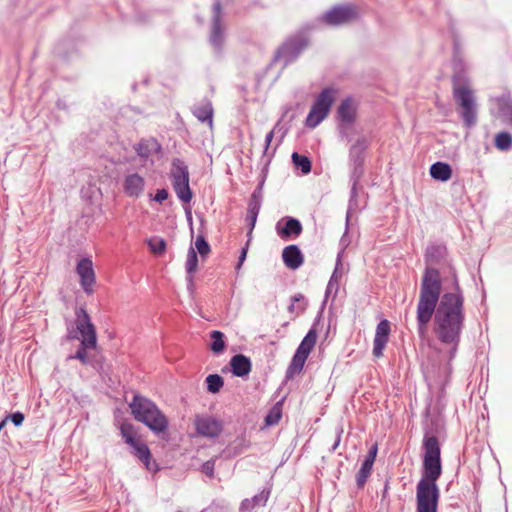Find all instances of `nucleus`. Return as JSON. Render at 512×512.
I'll use <instances>...</instances> for the list:
<instances>
[{
  "label": "nucleus",
  "mask_w": 512,
  "mask_h": 512,
  "mask_svg": "<svg viewBox=\"0 0 512 512\" xmlns=\"http://www.w3.org/2000/svg\"><path fill=\"white\" fill-rule=\"evenodd\" d=\"M358 9L351 4L335 5L326 11L320 21L329 26H341L349 24L358 18Z\"/></svg>",
  "instance_id": "9d476101"
},
{
  "label": "nucleus",
  "mask_w": 512,
  "mask_h": 512,
  "mask_svg": "<svg viewBox=\"0 0 512 512\" xmlns=\"http://www.w3.org/2000/svg\"><path fill=\"white\" fill-rule=\"evenodd\" d=\"M304 299V296L302 294H296L293 296L292 300L293 302H298Z\"/></svg>",
  "instance_id": "4d7b16f0"
},
{
  "label": "nucleus",
  "mask_w": 512,
  "mask_h": 512,
  "mask_svg": "<svg viewBox=\"0 0 512 512\" xmlns=\"http://www.w3.org/2000/svg\"><path fill=\"white\" fill-rule=\"evenodd\" d=\"M466 63L464 61V54L461 50L460 42L457 39H454V47H453V69L455 72V76L459 75L461 72L465 71Z\"/></svg>",
  "instance_id": "c85d7f7f"
},
{
  "label": "nucleus",
  "mask_w": 512,
  "mask_h": 512,
  "mask_svg": "<svg viewBox=\"0 0 512 512\" xmlns=\"http://www.w3.org/2000/svg\"><path fill=\"white\" fill-rule=\"evenodd\" d=\"M316 340L317 332L315 329L311 328L301 341L296 351L308 357L316 344Z\"/></svg>",
  "instance_id": "cd10ccee"
},
{
  "label": "nucleus",
  "mask_w": 512,
  "mask_h": 512,
  "mask_svg": "<svg viewBox=\"0 0 512 512\" xmlns=\"http://www.w3.org/2000/svg\"><path fill=\"white\" fill-rule=\"evenodd\" d=\"M423 471L416 486V512H438L440 490L437 480L442 474L441 450L436 436L423 439Z\"/></svg>",
  "instance_id": "f03ea898"
},
{
  "label": "nucleus",
  "mask_w": 512,
  "mask_h": 512,
  "mask_svg": "<svg viewBox=\"0 0 512 512\" xmlns=\"http://www.w3.org/2000/svg\"><path fill=\"white\" fill-rule=\"evenodd\" d=\"M341 278V273L338 271V267L335 268V270L332 273V276L329 279L328 285L326 287L325 291V301L332 296L334 299L337 295L338 289H339V280Z\"/></svg>",
  "instance_id": "2f4dec72"
},
{
  "label": "nucleus",
  "mask_w": 512,
  "mask_h": 512,
  "mask_svg": "<svg viewBox=\"0 0 512 512\" xmlns=\"http://www.w3.org/2000/svg\"><path fill=\"white\" fill-rule=\"evenodd\" d=\"M281 418V410L278 407H274L265 417L267 425H275Z\"/></svg>",
  "instance_id": "37998d69"
},
{
  "label": "nucleus",
  "mask_w": 512,
  "mask_h": 512,
  "mask_svg": "<svg viewBox=\"0 0 512 512\" xmlns=\"http://www.w3.org/2000/svg\"><path fill=\"white\" fill-rule=\"evenodd\" d=\"M248 246H249V242H247L246 245L241 249V252H240V255L238 258V263L236 265V270H239L241 268V266L243 265V263L246 259V256H247Z\"/></svg>",
  "instance_id": "de8ad7c7"
},
{
  "label": "nucleus",
  "mask_w": 512,
  "mask_h": 512,
  "mask_svg": "<svg viewBox=\"0 0 512 512\" xmlns=\"http://www.w3.org/2000/svg\"><path fill=\"white\" fill-rule=\"evenodd\" d=\"M334 102V90L332 88L323 89L313 103L305 124L309 128L317 127L328 115V112Z\"/></svg>",
  "instance_id": "6e6552de"
},
{
  "label": "nucleus",
  "mask_w": 512,
  "mask_h": 512,
  "mask_svg": "<svg viewBox=\"0 0 512 512\" xmlns=\"http://www.w3.org/2000/svg\"><path fill=\"white\" fill-rule=\"evenodd\" d=\"M149 248L156 254H161L166 249V242L163 239H151L148 242Z\"/></svg>",
  "instance_id": "a19ab883"
},
{
  "label": "nucleus",
  "mask_w": 512,
  "mask_h": 512,
  "mask_svg": "<svg viewBox=\"0 0 512 512\" xmlns=\"http://www.w3.org/2000/svg\"><path fill=\"white\" fill-rule=\"evenodd\" d=\"M198 266V256L196 251L193 247H190L187 254V260H186V272L188 274L187 280L190 284H192L193 281V273L197 270Z\"/></svg>",
  "instance_id": "7c9ffc66"
},
{
  "label": "nucleus",
  "mask_w": 512,
  "mask_h": 512,
  "mask_svg": "<svg viewBox=\"0 0 512 512\" xmlns=\"http://www.w3.org/2000/svg\"><path fill=\"white\" fill-rule=\"evenodd\" d=\"M276 232L280 238L287 240L292 236H299L302 232V225L296 218L285 217L277 222Z\"/></svg>",
  "instance_id": "f3484780"
},
{
  "label": "nucleus",
  "mask_w": 512,
  "mask_h": 512,
  "mask_svg": "<svg viewBox=\"0 0 512 512\" xmlns=\"http://www.w3.org/2000/svg\"><path fill=\"white\" fill-rule=\"evenodd\" d=\"M465 323L464 295L455 272L451 276V291L442 294L434 312V330L443 344L460 342Z\"/></svg>",
  "instance_id": "f257e3e1"
},
{
  "label": "nucleus",
  "mask_w": 512,
  "mask_h": 512,
  "mask_svg": "<svg viewBox=\"0 0 512 512\" xmlns=\"http://www.w3.org/2000/svg\"><path fill=\"white\" fill-rule=\"evenodd\" d=\"M367 140L365 137L358 138L351 146L349 151V159L352 165L351 179L353 181L351 194L356 195V185L363 174L364 152L367 149Z\"/></svg>",
  "instance_id": "9b49d317"
},
{
  "label": "nucleus",
  "mask_w": 512,
  "mask_h": 512,
  "mask_svg": "<svg viewBox=\"0 0 512 512\" xmlns=\"http://www.w3.org/2000/svg\"><path fill=\"white\" fill-rule=\"evenodd\" d=\"M334 102V90L332 88L323 89L313 103L305 124L309 128L317 127L328 115V112Z\"/></svg>",
  "instance_id": "1a4fd4ad"
},
{
  "label": "nucleus",
  "mask_w": 512,
  "mask_h": 512,
  "mask_svg": "<svg viewBox=\"0 0 512 512\" xmlns=\"http://www.w3.org/2000/svg\"><path fill=\"white\" fill-rule=\"evenodd\" d=\"M291 158L295 167L300 169L303 174L306 175L311 172L312 163L307 156L294 152Z\"/></svg>",
  "instance_id": "72a5a7b5"
},
{
  "label": "nucleus",
  "mask_w": 512,
  "mask_h": 512,
  "mask_svg": "<svg viewBox=\"0 0 512 512\" xmlns=\"http://www.w3.org/2000/svg\"><path fill=\"white\" fill-rule=\"evenodd\" d=\"M355 106L351 98H346L338 107L337 114L342 124L350 125L355 119Z\"/></svg>",
  "instance_id": "b1692460"
},
{
  "label": "nucleus",
  "mask_w": 512,
  "mask_h": 512,
  "mask_svg": "<svg viewBox=\"0 0 512 512\" xmlns=\"http://www.w3.org/2000/svg\"><path fill=\"white\" fill-rule=\"evenodd\" d=\"M281 130H282L281 121H278L274 125L273 129L269 133L266 134V136H265L264 154H267L269 146H270V144H271V142L273 140L274 135L279 133V132H281Z\"/></svg>",
  "instance_id": "ea45409f"
},
{
  "label": "nucleus",
  "mask_w": 512,
  "mask_h": 512,
  "mask_svg": "<svg viewBox=\"0 0 512 512\" xmlns=\"http://www.w3.org/2000/svg\"><path fill=\"white\" fill-rule=\"evenodd\" d=\"M447 249L444 245L434 243L427 247L425 253L426 266L439 264L446 256Z\"/></svg>",
  "instance_id": "5701e85b"
},
{
  "label": "nucleus",
  "mask_w": 512,
  "mask_h": 512,
  "mask_svg": "<svg viewBox=\"0 0 512 512\" xmlns=\"http://www.w3.org/2000/svg\"><path fill=\"white\" fill-rule=\"evenodd\" d=\"M307 358V356L296 351L287 368L286 378L292 379L296 374H299L302 371Z\"/></svg>",
  "instance_id": "bb28decb"
},
{
  "label": "nucleus",
  "mask_w": 512,
  "mask_h": 512,
  "mask_svg": "<svg viewBox=\"0 0 512 512\" xmlns=\"http://www.w3.org/2000/svg\"><path fill=\"white\" fill-rule=\"evenodd\" d=\"M372 467H373V464L370 463V461H363L362 464H361V467L358 471V473L356 474V484L359 488H362L368 477L370 476L371 474V471H372Z\"/></svg>",
  "instance_id": "f704fd0d"
},
{
  "label": "nucleus",
  "mask_w": 512,
  "mask_h": 512,
  "mask_svg": "<svg viewBox=\"0 0 512 512\" xmlns=\"http://www.w3.org/2000/svg\"><path fill=\"white\" fill-rule=\"evenodd\" d=\"M193 115L201 122L212 125L213 108L209 100L204 99L192 108Z\"/></svg>",
  "instance_id": "393cba45"
},
{
  "label": "nucleus",
  "mask_w": 512,
  "mask_h": 512,
  "mask_svg": "<svg viewBox=\"0 0 512 512\" xmlns=\"http://www.w3.org/2000/svg\"><path fill=\"white\" fill-rule=\"evenodd\" d=\"M178 512H181V511H178Z\"/></svg>",
  "instance_id": "bf43d9fd"
},
{
  "label": "nucleus",
  "mask_w": 512,
  "mask_h": 512,
  "mask_svg": "<svg viewBox=\"0 0 512 512\" xmlns=\"http://www.w3.org/2000/svg\"><path fill=\"white\" fill-rule=\"evenodd\" d=\"M454 95L462 107V119L467 127H471L476 122V106L474 97L467 88L459 87L454 90Z\"/></svg>",
  "instance_id": "ddd939ff"
},
{
  "label": "nucleus",
  "mask_w": 512,
  "mask_h": 512,
  "mask_svg": "<svg viewBox=\"0 0 512 512\" xmlns=\"http://www.w3.org/2000/svg\"><path fill=\"white\" fill-rule=\"evenodd\" d=\"M255 506L253 505L252 503V500L250 499H244L242 502H241V505H240V512H249L251 511Z\"/></svg>",
  "instance_id": "3c124183"
},
{
  "label": "nucleus",
  "mask_w": 512,
  "mask_h": 512,
  "mask_svg": "<svg viewBox=\"0 0 512 512\" xmlns=\"http://www.w3.org/2000/svg\"><path fill=\"white\" fill-rule=\"evenodd\" d=\"M226 26L223 21L222 7L219 1H216L212 8V19L210 26L209 42L213 49L220 53L225 41Z\"/></svg>",
  "instance_id": "f8f14e48"
},
{
  "label": "nucleus",
  "mask_w": 512,
  "mask_h": 512,
  "mask_svg": "<svg viewBox=\"0 0 512 512\" xmlns=\"http://www.w3.org/2000/svg\"><path fill=\"white\" fill-rule=\"evenodd\" d=\"M130 447L132 448V454L144 464L148 471L156 472L159 470L158 464L152 461L149 447L144 442L139 440Z\"/></svg>",
  "instance_id": "6ab92c4d"
},
{
  "label": "nucleus",
  "mask_w": 512,
  "mask_h": 512,
  "mask_svg": "<svg viewBox=\"0 0 512 512\" xmlns=\"http://www.w3.org/2000/svg\"><path fill=\"white\" fill-rule=\"evenodd\" d=\"M342 432H343L342 429L337 431L335 442H334V444L332 445V447L330 449L331 452H334L337 449V447L339 446L340 441H341V434H342Z\"/></svg>",
  "instance_id": "5fc2aeb1"
},
{
  "label": "nucleus",
  "mask_w": 512,
  "mask_h": 512,
  "mask_svg": "<svg viewBox=\"0 0 512 512\" xmlns=\"http://www.w3.org/2000/svg\"><path fill=\"white\" fill-rule=\"evenodd\" d=\"M69 339H77L84 346H97V334L87 311L79 307L75 310V329L68 328Z\"/></svg>",
  "instance_id": "39448f33"
},
{
  "label": "nucleus",
  "mask_w": 512,
  "mask_h": 512,
  "mask_svg": "<svg viewBox=\"0 0 512 512\" xmlns=\"http://www.w3.org/2000/svg\"><path fill=\"white\" fill-rule=\"evenodd\" d=\"M129 406L134 418L145 424L152 432L159 434L166 431L168 420L154 402L135 395Z\"/></svg>",
  "instance_id": "20e7f679"
},
{
  "label": "nucleus",
  "mask_w": 512,
  "mask_h": 512,
  "mask_svg": "<svg viewBox=\"0 0 512 512\" xmlns=\"http://www.w3.org/2000/svg\"><path fill=\"white\" fill-rule=\"evenodd\" d=\"M7 422V418L3 419L1 422H0V431L2 430V428L5 426Z\"/></svg>",
  "instance_id": "13d9d810"
},
{
  "label": "nucleus",
  "mask_w": 512,
  "mask_h": 512,
  "mask_svg": "<svg viewBox=\"0 0 512 512\" xmlns=\"http://www.w3.org/2000/svg\"><path fill=\"white\" fill-rule=\"evenodd\" d=\"M307 46L308 38L302 33L295 34L278 48L274 60L286 67L294 62Z\"/></svg>",
  "instance_id": "423d86ee"
},
{
  "label": "nucleus",
  "mask_w": 512,
  "mask_h": 512,
  "mask_svg": "<svg viewBox=\"0 0 512 512\" xmlns=\"http://www.w3.org/2000/svg\"><path fill=\"white\" fill-rule=\"evenodd\" d=\"M495 146L501 151H508L512 148V135L508 132H500L495 137Z\"/></svg>",
  "instance_id": "c9c22d12"
},
{
  "label": "nucleus",
  "mask_w": 512,
  "mask_h": 512,
  "mask_svg": "<svg viewBox=\"0 0 512 512\" xmlns=\"http://www.w3.org/2000/svg\"><path fill=\"white\" fill-rule=\"evenodd\" d=\"M207 390L210 393H217L224 385L223 378L218 374H210L206 378Z\"/></svg>",
  "instance_id": "e433bc0d"
},
{
  "label": "nucleus",
  "mask_w": 512,
  "mask_h": 512,
  "mask_svg": "<svg viewBox=\"0 0 512 512\" xmlns=\"http://www.w3.org/2000/svg\"><path fill=\"white\" fill-rule=\"evenodd\" d=\"M442 281L437 268L426 266L419 292L417 304V331L420 338H425L435 309L441 300Z\"/></svg>",
  "instance_id": "7ed1b4c3"
},
{
  "label": "nucleus",
  "mask_w": 512,
  "mask_h": 512,
  "mask_svg": "<svg viewBox=\"0 0 512 512\" xmlns=\"http://www.w3.org/2000/svg\"><path fill=\"white\" fill-rule=\"evenodd\" d=\"M195 248L201 257H205L210 253V245L202 235H198L195 240Z\"/></svg>",
  "instance_id": "58836bf2"
},
{
  "label": "nucleus",
  "mask_w": 512,
  "mask_h": 512,
  "mask_svg": "<svg viewBox=\"0 0 512 512\" xmlns=\"http://www.w3.org/2000/svg\"><path fill=\"white\" fill-rule=\"evenodd\" d=\"M262 188H263V183H260L256 187V189L253 191L251 198L262 200L263 199Z\"/></svg>",
  "instance_id": "603ef678"
},
{
  "label": "nucleus",
  "mask_w": 512,
  "mask_h": 512,
  "mask_svg": "<svg viewBox=\"0 0 512 512\" xmlns=\"http://www.w3.org/2000/svg\"><path fill=\"white\" fill-rule=\"evenodd\" d=\"M262 205V200L254 199L250 197L248 203V213L249 214H259Z\"/></svg>",
  "instance_id": "c03bdc74"
},
{
  "label": "nucleus",
  "mask_w": 512,
  "mask_h": 512,
  "mask_svg": "<svg viewBox=\"0 0 512 512\" xmlns=\"http://www.w3.org/2000/svg\"><path fill=\"white\" fill-rule=\"evenodd\" d=\"M269 495H270V490L263 489L260 493L256 494L250 500H252V503L254 506H265V504L269 498Z\"/></svg>",
  "instance_id": "79ce46f5"
},
{
  "label": "nucleus",
  "mask_w": 512,
  "mask_h": 512,
  "mask_svg": "<svg viewBox=\"0 0 512 512\" xmlns=\"http://www.w3.org/2000/svg\"><path fill=\"white\" fill-rule=\"evenodd\" d=\"M377 451H378V448H377V445L375 444L370 448V450L364 460L368 461V462L370 461V463L374 464L375 458L377 456Z\"/></svg>",
  "instance_id": "8fccbe9b"
},
{
  "label": "nucleus",
  "mask_w": 512,
  "mask_h": 512,
  "mask_svg": "<svg viewBox=\"0 0 512 512\" xmlns=\"http://www.w3.org/2000/svg\"><path fill=\"white\" fill-rule=\"evenodd\" d=\"M389 334L390 322L386 319H383L377 324L373 341V355L376 358L383 356V350L388 342Z\"/></svg>",
  "instance_id": "dca6fc26"
},
{
  "label": "nucleus",
  "mask_w": 512,
  "mask_h": 512,
  "mask_svg": "<svg viewBox=\"0 0 512 512\" xmlns=\"http://www.w3.org/2000/svg\"><path fill=\"white\" fill-rule=\"evenodd\" d=\"M95 348H96V346H84L82 343H80V346L77 349V351L75 352V354L69 355L68 359L69 360L70 359H77L82 364L86 365L89 362L88 356H87V350L88 349H95Z\"/></svg>",
  "instance_id": "4c0bfd02"
},
{
  "label": "nucleus",
  "mask_w": 512,
  "mask_h": 512,
  "mask_svg": "<svg viewBox=\"0 0 512 512\" xmlns=\"http://www.w3.org/2000/svg\"><path fill=\"white\" fill-rule=\"evenodd\" d=\"M169 196V193L166 189H158L153 200L159 203L165 201Z\"/></svg>",
  "instance_id": "09e8293b"
},
{
  "label": "nucleus",
  "mask_w": 512,
  "mask_h": 512,
  "mask_svg": "<svg viewBox=\"0 0 512 512\" xmlns=\"http://www.w3.org/2000/svg\"><path fill=\"white\" fill-rule=\"evenodd\" d=\"M120 434L124 441L129 445L132 446L137 441V432L134 428V426L130 423L123 422L120 426Z\"/></svg>",
  "instance_id": "473e14b6"
},
{
  "label": "nucleus",
  "mask_w": 512,
  "mask_h": 512,
  "mask_svg": "<svg viewBox=\"0 0 512 512\" xmlns=\"http://www.w3.org/2000/svg\"><path fill=\"white\" fill-rule=\"evenodd\" d=\"M7 420L10 419L11 422L15 425V426H21L24 419H25V416L22 412L20 411H17V412H14L12 414H9L7 417Z\"/></svg>",
  "instance_id": "49530a36"
},
{
  "label": "nucleus",
  "mask_w": 512,
  "mask_h": 512,
  "mask_svg": "<svg viewBox=\"0 0 512 512\" xmlns=\"http://www.w3.org/2000/svg\"><path fill=\"white\" fill-rule=\"evenodd\" d=\"M160 150V145L155 139H143L135 145L137 155L143 160L148 161L155 153Z\"/></svg>",
  "instance_id": "4be33fe9"
},
{
  "label": "nucleus",
  "mask_w": 512,
  "mask_h": 512,
  "mask_svg": "<svg viewBox=\"0 0 512 512\" xmlns=\"http://www.w3.org/2000/svg\"><path fill=\"white\" fill-rule=\"evenodd\" d=\"M215 468V460L211 459L204 462L201 466V471L209 477H213Z\"/></svg>",
  "instance_id": "a18cd8bd"
},
{
  "label": "nucleus",
  "mask_w": 512,
  "mask_h": 512,
  "mask_svg": "<svg viewBox=\"0 0 512 512\" xmlns=\"http://www.w3.org/2000/svg\"><path fill=\"white\" fill-rule=\"evenodd\" d=\"M282 259L284 264L290 269H298L304 261V256L297 245H289L283 249Z\"/></svg>",
  "instance_id": "aec40b11"
},
{
  "label": "nucleus",
  "mask_w": 512,
  "mask_h": 512,
  "mask_svg": "<svg viewBox=\"0 0 512 512\" xmlns=\"http://www.w3.org/2000/svg\"><path fill=\"white\" fill-rule=\"evenodd\" d=\"M173 189L183 203H189L193 197L189 186V172L185 163L180 159H174L170 171Z\"/></svg>",
  "instance_id": "0eeeda50"
},
{
  "label": "nucleus",
  "mask_w": 512,
  "mask_h": 512,
  "mask_svg": "<svg viewBox=\"0 0 512 512\" xmlns=\"http://www.w3.org/2000/svg\"><path fill=\"white\" fill-rule=\"evenodd\" d=\"M145 188V180L138 173L127 174L123 180V190L129 197H139Z\"/></svg>",
  "instance_id": "a211bd4d"
},
{
  "label": "nucleus",
  "mask_w": 512,
  "mask_h": 512,
  "mask_svg": "<svg viewBox=\"0 0 512 512\" xmlns=\"http://www.w3.org/2000/svg\"><path fill=\"white\" fill-rule=\"evenodd\" d=\"M210 349L214 354H221L226 346L225 336L221 331L213 330L210 333Z\"/></svg>",
  "instance_id": "c756f323"
},
{
  "label": "nucleus",
  "mask_w": 512,
  "mask_h": 512,
  "mask_svg": "<svg viewBox=\"0 0 512 512\" xmlns=\"http://www.w3.org/2000/svg\"><path fill=\"white\" fill-rule=\"evenodd\" d=\"M450 345L452 346V348H451L449 354H450V359H452L455 356V354H456L457 347H458L459 343L450 344Z\"/></svg>",
  "instance_id": "6e6d98bb"
},
{
  "label": "nucleus",
  "mask_w": 512,
  "mask_h": 512,
  "mask_svg": "<svg viewBox=\"0 0 512 512\" xmlns=\"http://www.w3.org/2000/svg\"><path fill=\"white\" fill-rule=\"evenodd\" d=\"M231 371L234 376L245 377L252 368V363L249 357L243 354H236L230 360Z\"/></svg>",
  "instance_id": "412c9836"
},
{
  "label": "nucleus",
  "mask_w": 512,
  "mask_h": 512,
  "mask_svg": "<svg viewBox=\"0 0 512 512\" xmlns=\"http://www.w3.org/2000/svg\"><path fill=\"white\" fill-rule=\"evenodd\" d=\"M430 175L435 180L446 182L452 176V168L448 163L438 161L431 165Z\"/></svg>",
  "instance_id": "a878e982"
},
{
  "label": "nucleus",
  "mask_w": 512,
  "mask_h": 512,
  "mask_svg": "<svg viewBox=\"0 0 512 512\" xmlns=\"http://www.w3.org/2000/svg\"><path fill=\"white\" fill-rule=\"evenodd\" d=\"M76 272L80 277V285L87 294L93 292L95 273L93 263L89 258L81 259L76 266Z\"/></svg>",
  "instance_id": "4468645a"
},
{
  "label": "nucleus",
  "mask_w": 512,
  "mask_h": 512,
  "mask_svg": "<svg viewBox=\"0 0 512 512\" xmlns=\"http://www.w3.org/2000/svg\"><path fill=\"white\" fill-rule=\"evenodd\" d=\"M195 426L198 434L208 438H215L222 431L221 422L211 416L197 417Z\"/></svg>",
  "instance_id": "2eb2a0df"
},
{
  "label": "nucleus",
  "mask_w": 512,
  "mask_h": 512,
  "mask_svg": "<svg viewBox=\"0 0 512 512\" xmlns=\"http://www.w3.org/2000/svg\"><path fill=\"white\" fill-rule=\"evenodd\" d=\"M257 217H258V214H249V213L247 214V221L249 222V225H250V233L252 232V230L255 227Z\"/></svg>",
  "instance_id": "864d4df0"
}]
</instances>
